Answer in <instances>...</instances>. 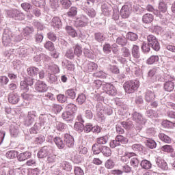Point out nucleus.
Masks as SVG:
<instances>
[{
	"label": "nucleus",
	"instance_id": "nucleus-1",
	"mask_svg": "<svg viewBox=\"0 0 175 175\" xmlns=\"http://www.w3.org/2000/svg\"><path fill=\"white\" fill-rule=\"evenodd\" d=\"M29 85H33V79L31 77H28L26 80L21 82V90L23 91L21 96L25 100H31L33 97V96L29 93Z\"/></svg>",
	"mask_w": 175,
	"mask_h": 175
},
{
	"label": "nucleus",
	"instance_id": "nucleus-2",
	"mask_svg": "<svg viewBox=\"0 0 175 175\" xmlns=\"http://www.w3.org/2000/svg\"><path fill=\"white\" fill-rule=\"evenodd\" d=\"M139 85V81H128L124 83V88L127 94H133Z\"/></svg>",
	"mask_w": 175,
	"mask_h": 175
},
{
	"label": "nucleus",
	"instance_id": "nucleus-3",
	"mask_svg": "<svg viewBox=\"0 0 175 175\" xmlns=\"http://www.w3.org/2000/svg\"><path fill=\"white\" fill-rule=\"evenodd\" d=\"M147 40L148 42V44L151 46L154 51H159L161 49V45L159 44V42H158V40L155 36L152 34L148 36Z\"/></svg>",
	"mask_w": 175,
	"mask_h": 175
},
{
	"label": "nucleus",
	"instance_id": "nucleus-4",
	"mask_svg": "<svg viewBox=\"0 0 175 175\" xmlns=\"http://www.w3.org/2000/svg\"><path fill=\"white\" fill-rule=\"evenodd\" d=\"M103 91L110 96H116L117 95V89L111 83H105L103 85Z\"/></svg>",
	"mask_w": 175,
	"mask_h": 175
},
{
	"label": "nucleus",
	"instance_id": "nucleus-5",
	"mask_svg": "<svg viewBox=\"0 0 175 175\" xmlns=\"http://www.w3.org/2000/svg\"><path fill=\"white\" fill-rule=\"evenodd\" d=\"M132 9L129 5H123L120 10V16L122 18H129Z\"/></svg>",
	"mask_w": 175,
	"mask_h": 175
},
{
	"label": "nucleus",
	"instance_id": "nucleus-6",
	"mask_svg": "<svg viewBox=\"0 0 175 175\" xmlns=\"http://www.w3.org/2000/svg\"><path fill=\"white\" fill-rule=\"evenodd\" d=\"M32 157V153L29 151L22 152L17 156L18 161L19 162H24L29 159Z\"/></svg>",
	"mask_w": 175,
	"mask_h": 175
},
{
	"label": "nucleus",
	"instance_id": "nucleus-7",
	"mask_svg": "<svg viewBox=\"0 0 175 175\" xmlns=\"http://www.w3.org/2000/svg\"><path fill=\"white\" fill-rule=\"evenodd\" d=\"M158 9L159 12L157 11L154 12V14H156L157 17H161V13H166L167 11V5L165 2L161 1L159 3Z\"/></svg>",
	"mask_w": 175,
	"mask_h": 175
},
{
	"label": "nucleus",
	"instance_id": "nucleus-8",
	"mask_svg": "<svg viewBox=\"0 0 175 175\" xmlns=\"http://www.w3.org/2000/svg\"><path fill=\"white\" fill-rule=\"evenodd\" d=\"M35 90L38 92H46L47 91V85L42 81H38L35 85Z\"/></svg>",
	"mask_w": 175,
	"mask_h": 175
},
{
	"label": "nucleus",
	"instance_id": "nucleus-9",
	"mask_svg": "<svg viewBox=\"0 0 175 175\" xmlns=\"http://www.w3.org/2000/svg\"><path fill=\"white\" fill-rule=\"evenodd\" d=\"M64 142L66 146L70 148L75 146V138L70 134L66 133L64 135Z\"/></svg>",
	"mask_w": 175,
	"mask_h": 175
},
{
	"label": "nucleus",
	"instance_id": "nucleus-10",
	"mask_svg": "<svg viewBox=\"0 0 175 175\" xmlns=\"http://www.w3.org/2000/svg\"><path fill=\"white\" fill-rule=\"evenodd\" d=\"M156 163L160 169H162L163 170H167V163L162 158L157 157L156 159Z\"/></svg>",
	"mask_w": 175,
	"mask_h": 175
},
{
	"label": "nucleus",
	"instance_id": "nucleus-11",
	"mask_svg": "<svg viewBox=\"0 0 175 175\" xmlns=\"http://www.w3.org/2000/svg\"><path fill=\"white\" fill-rule=\"evenodd\" d=\"M49 153L50 150L49 148L44 146L39 150L38 152V158H46V157H47Z\"/></svg>",
	"mask_w": 175,
	"mask_h": 175
},
{
	"label": "nucleus",
	"instance_id": "nucleus-12",
	"mask_svg": "<svg viewBox=\"0 0 175 175\" xmlns=\"http://www.w3.org/2000/svg\"><path fill=\"white\" fill-rule=\"evenodd\" d=\"M131 54H132L133 58H135L136 59H139V58H140V52H139V46L133 45Z\"/></svg>",
	"mask_w": 175,
	"mask_h": 175
},
{
	"label": "nucleus",
	"instance_id": "nucleus-13",
	"mask_svg": "<svg viewBox=\"0 0 175 175\" xmlns=\"http://www.w3.org/2000/svg\"><path fill=\"white\" fill-rule=\"evenodd\" d=\"M51 25L53 28L59 29L62 25V22H61V19L59 17H54L51 21Z\"/></svg>",
	"mask_w": 175,
	"mask_h": 175
},
{
	"label": "nucleus",
	"instance_id": "nucleus-14",
	"mask_svg": "<svg viewBox=\"0 0 175 175\" xmlns=\"http://www.w3.org/2000/svg\"><path fill=\"white\" fill-rule=\"evenodd\" d=\"M27 72L29 76L33 77V76H36L38 75V72H39V68L35 66H31L27 69Z\"/></svg>",
	"mask_w": 175,
	"mask_h": 175
},
{
	"label": "nucleus",
	"instance_id": "nucleus-15",
	"mask_svg": "<svg viewBox=\"0 0 175 175\" xmlns=\"http://www.w3.org/2000/svg\"><path fill=\"white\" fill-rule=\"evenodd\" d=\"M154 21V15L151 14H146L142 17V21L145 24H150Z\"/></svg>",
	"mask_w": 175,
	"mask_h": 175
},
{
	"label": "nucleus",
	"instance_id": "nucleus-16",
	"mask_svg": "<svg viewBox=\"0 0 175 175\" xmlns=\"http://www.w3.org/2000/svg\"><path fill=\"white\" fill-rule=\"evenodd\" d=\"M136 154L134 152H125L124 154L121 157L122 162H124V163H126L129 162V159L132 158V157H135Z\"/></svg>",
	"mask_w": 175,
	"mask_h": 175
},
{
	"label": "nucleus",
	"instance_id": "nucleus-17",
	"mask_svg": "<svg viewBox=\"0 0 175 175\" xmlns=\"http://www.w3.org/2000/svg\"><path fill=\"white\" fill-rule=\"evenodd\" d=\"M164 90L167 92H172L174 90V82L169 81L164 83Z\"/></svg>",
	"mask_w": 175,
	"mask_h": 175
},
{
	"label": "nucleus",
	"instance_id": "nucleus-18",
	"mask_svg": "<svg viewBox=\"0 0 175 175\" xmlns=\"http://www.w3.org/2000/svg\"><path fill=\"white\" fill-rule=\"evenodd\" d=\"M65 29L67 33H68V35H70V36H71L72 38H76V36H77V31H76V29H75L73 27L66 26L65 27Z\"/></svg>",
	"mask_w": 175,
	"mask_h": 175
},
{
	"label": "nucleus",
	"instance_id": "nucleus-19",
	"mask_svg": "<svg viewBox=\"0 0 175 175\" xmlns=\"http://www.w3.org/2000/svg\"><path fill=\"white\" fill-rule=\"evenodd\" d=\"M159 137L161 142H163L164 143H167V144H170L172 143V138L166 135V134L163 133H161L159 134Z\"/></svg>",
	"mask_w": 175,
	"mask_h": 175
},
{
	"label": "nucleus",
	"instance_id": "nucleus-20",
	"mask_svg": "<svg viewBox=\"0 0 175 175\" xmlns=\"http://www.w3.org/2000/svg\"><path fill=\"white\" fill-rule=\"evenodd\" d=\"M19 99L20 98L18 97V96L14 94H10L8 97V101L12 105H16V103H18Z\"/></svg>",
	"mask_w": 175,
	"mask_h": 175
},
{
	"label": "nucleus",
	"instance_id": "nucleus-21",
	"mask_svg": "<svg viewBox=\"0 0 175 175\" xmlns=\"http://www.w3.org/2000/svg\"><path fill=\"white\" fill-rule=\"evenodd\" d=\"M72 49L74 50V54L77 55V57H81L83 49L80 45L77 44L73 46Z\"/></svg>",
	"mask_w": 175,
	"mask_h": 175
},
{
	"label": "nucleus",
	"instance_id": "nucleus-22",
	"mask_svg": "<svg viewBox=\"0 0 175 175\" xmlns=\"http://www.w3.org/2000/svg\"><path fill=\"white\" fill-rule=\"evenodd\" d=\"M66 111L69 113H71V114L74 115L76 111H77V106L75 104H68L66 107Z\"/></svg>",
	"mask_w": 175,
	"mask_h": 175
},
{
	"label": "nucleus",
	"instance_id": "nucleus-23",
	"mask_svg": "<svg viewBox=\"0 0 175 175\" xmlns=\"http://www.w3.org/2000/svg\"><path fill=\"white\" fill-rule=\"evenodd\" d=\"M145 99L146 102H151V100H154V99H155V94L151 92V90H148L145 94Z\"/></svg>",
	"mask_w": 175,
	"mask_h": 175
},
{
	"label": "nucleus",
	"instance_id": "nucleus-24",
	"mask_svg": "<svg viewBox=\"0 0 175 175\" xmlns=\"http://www.w3.org/2000/svg\"><path fill=\"white\" fill-rule=\"evenodd\" d=\"M158 61H159V56L152 55L146 60V64L148 65H154V64L158 62Z\"/></svg>",
	"mask_w": 175,
	"mask_h": 175
},
{
	"label": "nucleus",
	"instance_id": "nucleus-25",
	"mask_svg": "<svg viewBox=\"0 0 175 175\" xmlns=\"http://www.w3.org/2000/svg\"><path fill=\"white\" fill-rule=\"evenodd\" d=\"M97 69H98V64H96L94 62L89 63L87 65L86 70L89 73L91 72H94V70H96Z\"/></svg>",
	"mask_w": 175,
	"mask_h": 175
},
{
	"label": "nucleus",
	"instance_id": "nucleus-26",
	"mask_svg": "<svg viewBox=\"0 0 175 175\" xmlns=\"http://www.w3.org/2000/svg\"><path fill=\"white\" fill-rule=\"evenodd\" d=\"M62 117L66 121H70V120H73L74 115L72 113H70L66 110V111H64L62 113Z\"/></svg>",
	"mask_w": 175,
	"mask_h": 175
},
{
	"label": "nucleus",
	"instance_id": "nucleus-27",
	"mask_svg": "<svg viewBox=\"0 0 175 175\" xmlns=\"http://www.w3.org/2000/svg\"><path fill=\"white\" fill-rule=\"evenodd\" d=\"M54 142L55 143L57 147H58V148L59 149H62L65 147L64 141H62V139L59 137H55Z\"/></svg>",
	"mask_w": 175,
	"mask_h": 175
},
{
	"label": "nucleus",
	"instance_id": "nucleus-28",
	"mask_svg": "<svg viewBox=\"0 0 175 175\" xmlns=\"http://www.w3.org/2000/svg\"><path fill=\"white\" fill-rule=\"evenodd\" d=\"M66 96L70 99H75L76 98V91L75 89H68L65 92Z\"/></svg>",
	"mask_w": 175,
	"mask_h": 175
},
{
	"label": "nucleus",
	"instance_id": "nucleus-29",
	"mask_svg": "<svg viewBox=\"0 0 175 175\" xmlns=\"http://www.w3.org/2000/svg\"><path fill=\"white\" fill-rule=\"evenodd\" d=\"M116 43L120 46H126V43H128V40H126V38L124 36H120L116 39Z\"/></svg>",
	"mask_w": 175,
	"mask_h": 175
},
{
	"label": "nucleus",
	"instance_id": "nucleus-30",
	"mask_svg": "<svg viewBox=\"0 0 175 175\" xmlns=\"http://www.w3.org/2000/svg\"><path fill=\"white\" fill-rule=\"evenodd\" d=\"M116 140L118 141V143H121V144H127L129 139L121 135H118L116 137Z\"/></svg>",
	"mask_w": 175,
	"mask_h": 175
},
{
	"label": "nucleus",
	"instance_id": "nucleus-31",
	"mask_svg": "<svg viewBox=\"0 0 175 175\" xmlns=\"http://www.w3.org/2000/svg\"><path fill=\"white\" fill-rule=\"evenodd\" d=\"M141 167L142 169H145L146 170H148V169H151V162L148 160H142L141 162Z\"/></svg>",
	"mask_w": 175,
	"mask_h": 175
},
{
	"label": "nucleus",
	"instance_id": "nucleus-32",
	"mask_svg": "<svg viewBox=\"0 0 175 175\" xmlns=\"http://www.w3.org/2000/svg\"><path fill=\"white\" fill-rule=\"evenodd\" d=\"M102 154L104 157H111V149L107 146H103L101 150Z\"/></svg>",
	"mask_w": 175,
	"mask_h": 175
},
{
	"label": "nucleus",
	"instance_id": "nucleus-33",
	"mask_svg": "<svg viewBox=\"0 0 175 175\" xmlns=\"http://www.w3.org/2000/svg\"><path fill=\"white\" fill-rule=\"evenodd\" d=\"M18 13V10H7V14L8 17L10 18H14L16 20V17L17 16V14Z\"/></svg>",
	"mask_w": 175,
	"mask_h": 175
},
{
	"label": "nucleus",
	"instance_id": "nucleus-34",
	"mask_svg": "<svg viewBox=\"0 0 175 175\" xmlns=\"http://www.w3.org/2000/svg\"><path fill=\"white\" fill-rule=\"evenodd\" d=\"M18 155V152L16 150H10L7 152L5 157H7V158H9L10 159H14V158H16V157H17Z\"/></svg>",
	"mask_w": 175,
	"mask_h": 175
},
{
	"label": "nucleus",
	"instance_id": "nucleus-35",
	"mask_svg": "<svg viewBox=\"0 0 175 175\" xmlns=\"http://www.w3.org/2000/svg\"><path fill=\"white\" fill-rule=\"evenodd\" d=\"M87 25H88V22L84 21L82 19H78L75 21V27L77 28L87 27Z\"/></svg>",
	"mask_w": 175,
	"mask_h": 175
},
{
	"label": "nucleus",
	"instance_id": "nucleus-36",
	"mask_svg": "<svg viewBox=\"0 0 175 175\" xmlns=\"http://www.w3.org/2000/svg\"><path fill=\"white\" fill-rule=\"evenodd\" d=\"M61 166L63 170H66V172H70V170H72V165L68 161H63Z\"/></svg>",
	"mask_w": 175,
	"mask_h": 175
},
{
	"label": "nucleus",
	"instance_id": "nucleus-37",
	"mask_svg": "<svg viewBox=\"0 0 175 175\" xmlns=\"http://www.w3.org/2000/svg\"><path fill=\"white\" fill-rule=\"evenodd\" d=\"M36 117V111L29 112V113H28L29 125H31V124H33Z\"/></svg>",
	"mask_w": 175,
	"mask_h": 175
},
{
	"label": "nucleus",
	"instance_id": "nucleus-38",
	"mask_svg": "<svg viewBox=\"0 0 175 175\" xmlns=\"http://www.w3.org/2000/svg\"><path fill=\"white\" fill-rule=\"evenodd\" d=\"M92 150L94 155H98V154H100V152H102V150H100V146L98 145V144H94L92 146Z\"/></svg>",
	"mask_w": 175,
	"mask_h": 175
},
{
	"label": "nucleus",
	"instance_id": "nucleus-39",
	"mask_svg": "<svg viewBox=\"0 0 175 175\" xmlns=\"http://www.w3.org/2000/svg\"><path fill=\"white\" fill-rule=\"evenodd\" d=\"M77 14V8L76 7H71L67 12L68 17H75Z\"/></svg>",
	"mask_w": 175,
	"mask_h": 175
},
{
	"label": "nucleus",
	"instance_id": "nucleus-40",
	"mask_svg": "<svg viewBox=\"0 0 175 175\" xmlns=\"http://www.w3.org/2000/svg\"><path fill=\"white\" fill-rule=\"evenodd\" d=\"M86 99H87V97L85 96V95L84 94H79L77 98V102L79 105H83V103L85 102Z\"/></svg>",
	"mask_w": 175,
	"mask_h": 175
},
{
	"label": "nucleus",
	"instance_id": "nucleus-41",
	"mask_svg": "<svg viewBox=\"0 0 175 175\" xmlns=\"http://www.w3.org/2000/svg\"><path fill=\"white\" fill-rule=\"evenodd\" d=\"M161 150L163 151V152H173L174 149L172 145H164L161 147Z\"/></svg>",
	"mask_w": 175,
	"mask_h": 175
},
{
	"label": "nucleus",
	"instance_id": "nucleus-42",
	"mask_svg": "<svg viewBox=\"0 0 175 175\" xmlns=\"http://www.w3.org/2000/svg\"><path fill=\"white\" fill-rule=\"evenodd\" d=\"M44 47L46 49V50H49V51H54V50H55L54 43H53L51 41L46 42L44 44Z\"/></svg>",
	"mask_w": 175,
	"mask_h": 175
},
{
	"label": "nucleus",
	"instance_id": "nucleus-43",
	"mask_svg": "<svg viewBox=\"0 0 175 175\" xmlns=\"http://www.w3.org/2000/svg\"><path fill=\"white\" fill-rule=\"evenodd\" d=\"M139 163L140 161L136 157H133L130 160V165L132 167H139Z\"/></svg>",
	"mask_w": 175,
	"mask_h": 175
},
{
	"label": "nucleus",
	"instance_id": "nucleus-44",
	"mask_svg": "<svg viewBox=\"0 0 175 175\" xmlns=\"http://www.w3.org/2000/svg\"><path fill=\"white\" fill-rule=\"evenodd\" d=\"M131 57V52L128 48H122V58H129Z\"/></svg>",
	"mask_w": 175,
	"mask_h": 175
},
{
	"label": "nucleus",
	"instance_id": "nucleus-45",
	"mask_svg": "<svg viewBox=\"0 0 175 175\" xmlns=\"http://www.w3.org/2000/svg\"><path fill=\"white\" fill-rule=\"evenodd\" d=\"M126 38H127V39H129V40L135 42V40H137V34L133 33V32H129L126 35Z\"/></svg>",
	"mask_w": 175,
	"mask_h": 175
},
{
	"label": "nucleus",
	"instance_id": "nucleus-46",
	"mask_svg": "<svg viewBox=\"0 0 175 175\" xmlns=\"http://www.w3.org/2000/svg\"><path fill=\"white\" fill-rule=\"evenodd\" d=\"M31 2L34 6H37L38 8H42V6H44V0H31Z\"/></svg>",
	"mask_w": 175,
	"mask_h": 175
},
{
	"label": "nucleus",
	"instance_id": "nucleus-47",
	"mask_svg": "<svg viewBox=\"0 0 175 175\" xmlns=\"http://www.w3.org/2000/svg\"><path fill=\"white\" fill-rule=\"evenodd\" d=\"M107 143V138L106 137H100L97 138L96 144L102 146V144H106Z\"/></svg>",
	"mask_w": 175,
	"mask_h": 175
},
{
	"label": "nucleus",
	"instance_id": "nucleus-48",
	"mask_svg": "<svg viewBox=\"0 0 175 175\" xmlns=\"http://www.w3.org/2000/svg\"><path fill=\"white\" fill-rule=\"evenodd\" d=\"M157 73V68H153L150 70L148 72L149 77H152V80L153 82L157 81V76H155V74Z\"/></svg>",
	"mask_w": 175,
	"mask_h": 175
},
{
	"label": "nucleus",
	"instance_id": "nucleus-49",
	"mask_svg": "<svg viewBox=\"0 0 175 175\" xmlns=\"http://www.w3.org/2000/svg\"><path fill=\"white\" fill-rule=\"evenodd\" d=\"M74 128L77 131V132H83V131H84V124L81 122H76Z\"/></svg>",
	"mask_w": 175,
	"mask_h": 175
},
{
	"label": "nucleus",
	"instance_id": "nucleus-50",
	"mask_svg": "<svg viewBox=\"0 0 175 175\" xmlns=\"http://www.w3.org/2000/svg\"><path fill=\"white\" fill-rule=\"evenodd\" d=\"M60 3L64 9H69L72 6V2L70 0H62Z\"/></svg>",
	"mask_w": 175,
	"mask_h": 175
},
{
	"label": "nucleus",
	"instance_id": "nucleus-51",
	"mask_svg": "<svg viewBox=\"0 0 175 175\" xmlns=\"http://www.w3.org/2000/svg\"><path fill=\"white\" fill-rule=\"evenodd\" d=\"M94 38L96 40H97V42H103V40H105V36H103V33L100 32L96 33L94 34Z\"/></svg>",
	"mask_w": 175,
	"mask_h": 175
},
{
	"label": "nucleus",
	"instance_id": "nucleus-52",
	"mask_svg": "<svg viewBox=\"0 0 175 175\" xmlns=\"http://www.w3.org/2000/svg\"><path fill=\"white\" fill-rule=\"evenodd\" d=\"M75 52H73L72 49H68L66 52V58H68V59H73L75 58Z\"/></svg>",
	"mask_w": 175,
	"mask_h": 175
},
{
	"label": "nucleus",
	"instance_id": "nucleus-53",
	"mask_svg": "<svg viewBox=\"0 0 175 175\" xmlns=\"http://www.w3.org/2000/svg\"><path fill=\"white\" fill-rule=\"evenodd\" d=\"M146 146L151 149L155 148V147H157V142L152 139H148L146 142Z\"/></svg>",
	"mask_w": 175,
	"mask_h": 175
},
{
	"label": "nucleus",
	"instance_id": "nucleus-54",
	"mask_svg": "<svg viewBox=\"0 0 175 175\" xmlns=\"http://www.w3.org/2000/svg\"><path fill=\"white\" fill-rule=\"evenodd\" d=\"M94 77H100L101 79H106L107 77V74L103 71H98L94 74Z\"/></svg>",
	"mask_w": 175,
	"mask_h": 175
},
{
	"label": "nucleus",
	"instance_id": "nucleus-55",
	"mask_svg": "<svg viewBox=\"0 0 175 175\" xmlns=\"http://www.w3.org/2000/svg\"><path fill=\"white\" fill-rule=\"evenodd\" d=\"M74 173L75 175H84V171L80 167H75Z\"/></svg>",
	"mask_w": 175,
	"mask_h": 175
},
{
	"label": "nucleus",
	"instance_id": "nucleus-56",
	"mask_svg": "<svg viewBox=\"0 0 175 175\" xmlns=\"http://www.w3.org/2000/svg\"><path fill=\"white\" fill-rule=\"evenodd\" d=\"M105 167H107V169H113V166H114V161H113V160L111 159H108L106 162H105Z\"/></svg>",
	"mask_w": 175,
	"mask_h": 175
},
{
	"label": "nucleus",
	"instance_id": "nucleus-57",
	"mask_svg": "<svg viewBox=\"0 0 175 175\" xmlns=\"http://www.w3.org/2000/svg\"><path fill=\"white\" fill-rule=\"evenodd\" d=\"M21 8L25 10V12H28L31 8H32V5L29 4V3H23L21 4Z\"/></svg>",
	"mask_w": 175,
	"mask_h": 175
},
{
	"label": "nucleus",
	"instance_id": "nucleus-58",
	"mask_svg": "<svg viewBox=\"0 0 175 175\" xmlns=\"http://www.w3.org/2000/svg\"><path fill=\"white\" fill-rule=\"evenodd\" d=\"M47 38L49 39V40H51L52 42H55L57 40V36L54 34L53 32H49L47 33Z\"/></svg>",
	"mask_w": 175,
	"mask_h": 175
},
{
	"label": "nucleus",
	"instance_id": "nucleus-59",
	"mask_svg": "<svg viewBox=\"0 0 175 175\" xmlns=\"http://www.w3.org/2000/svg\"><path fill=\"white\" fill-rule=\"evenodd\" d=\"M57 99L60 103H65L66 102V97L64 94L57 95Z\"/></svg>",
	"mask_w": 175,
	"mask_h": 175
},
{
	"label": "nucleus",
	"instance_id": "nucleus-60",
	"mask_svg": "<svg viewBox=\"0 0 175 175\" xmlns=\"http://www.w3.org/2000/svg\"><path fill=\"white\" fill-rule=\"evenodd\" d=\"M132 149L134 151H142L143 150V146H142L139 144H133L132 146Z\"/></svg>",
	"mask_w": 175,
	"mask_h": 175
},
{
	"label": "nucleus",
	"instance_id": "nucleus-61",
	"mask_svg": "<svg viewBox=\"0 0 175 175\" xmlns=\"http://www.w3.org/2000/svg\"><path fill=\"white\" fill-rule=\"evenodd\" d=\"M0 83L1 84L6 85L9 83V78L6 76L0 77Z\"/></svg>",
	"mask_w": 175,
	"mask_h": 175
},
{
	"label": "nucleus",
	"instance_id": "nucleus-62",
	"mask_svg": "<svg viewBox=\"0 0 175 175\" xmlns=\"http://www.w3.org/2000/svg\"><path fill=\"white\" fill-rule=\"evenodd\" d=\"M33 33V27H26L25 29V36H29V35H32Z\"/></svg>",
	"mask_w": 175,
	"mask_h": 175
},
{
	"label": "nucleus",
	"instance_id": "nucleus-63",
	"mask_svg": "<svg viewBox=\"0 0 175 175\" xmlns=\"http://www.w3.org/2000/svg\"><path fill=\"white\" fill-rule=\"evenodd\" d=\"M25 15L24 14V13L18 11V13L16 14V16L15 18V20H25Z\"/></svg>",
	"mask_w": 175,
	"mask_h": 175
},
{
	"label": "nucleus",
	"instance_id": "nucleus-64",
	"mask_svg": "<svg viewBox=\"0 0 175 175\" xmlns=\"http://www.w3.org/2000/svg\"><path fill=\"white\" fill-rule=\"evenodd\" d=\"M142 49L144 53H150V50H151L150 44H143Z\"/></svg>",
	"mask_w": 175,
	"mask_h": 175
}]
</instances>
